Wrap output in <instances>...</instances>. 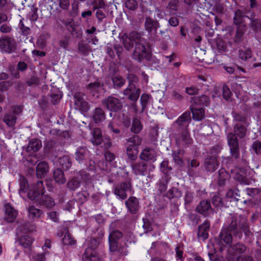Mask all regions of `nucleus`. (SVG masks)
I'll return each instance as SVG.
<instances>
[{"instance_id": "nucleus-1", "label": "nucleus", "mask_w": 261, "mask_h": 261, "mask_svg": "<svg viewBox=\"0 0 261 261\" xmlns=\"http://www.w3.org/2000/svg\"><path fill=\"white\" fill-rule=\"evenodd\" d=\"M243 232L247 236L250 232L249 227L246 222L238 224L236 219L232 220L230 224L221 231L217 245L219 250L222 252L229 248L232 242V235L239 239L242 237Z\"/></svg>"}, {"instance_id": "nucleus-2", "label": "nucleus", "mask_w": 261, "mask_h": 261, "mask_svg": "<svg viewBox=\"0 0 261 261\" xmlns=\"http://www.w3.org/2000/svg\"><path fill=\"white\" fill-rule=\"evenodd\" d=\"M123 45L126 50L129 51L135 44L132 56L134 59L141 62L146 58L148 54L145 45V41L137 31H132L128 35L124 34L122 37Z\"/></svg>"}, {"instance_id": "nucleus-3", "label": "nucleus", "mask_w": 261, "mask_h": 261, "mask_svg": "<svg viewBox=\"0 0 261 261\" xmlns=\"http://www.w3.org/2000/svg\"><path fill=\"white\" fill-rule=\"evenodd\" d=\"M122 233L118 230L112 231L109 236V249L111 252L126 255L124 252L125 249L124 246L121 243L122 238Z\"/></svg>"}, {"instance_id": "nucleus-4", "label": "nucleus", "mask_w": 261, "mask_h": 261, "mask_svg": "<svg viewBox=\"0 0 261 261\" xmlns=\"http://www.w3.org/2000/svg\"><path fill=\"white\" fill-rule=\"evenodd\" d=\"M142 139L138 135H135L127 140L128 146L126 149V153L128 158L135 161L139 152V146L142 143Z\"/></svg>"}, {"instance_id": "nucleus-5", "label": "nucleus", "mask_w": 261, "mask_h": 261, "mask_svg": "<svg viewBox=\"0 0 261 261\" xmlns=\"http://www.w3.org/2000/svg\"><path fill=\"white\" fill-rule=\"evenodd\" d=\"M17 45L14 38L9 36H4L0 38L1 53L10 54L15 53Z\"/></svg>"}, {"instance_id": "nucleus-6", "label": "nucleus", "mask_w": 261, "mask_h": 261, "mask_svg": "<svg viewBox=\"0 0 261 261\" xmlns=\"http://www.w3.org/2000/svg\"><path fill=\"white\" fill-rule=\"evenodd\" d=\"M133 189L130 178L117 184L114 189V194L121 200H125L127 197V192Z\"/></svg>"}, {"instance_id": "nucleus-7", "label": "nucleus", "mask_w": 261, "mask_h": 261, "mask_svg": "<svg viewBox=\"0 0 261 261\" xmlns=\"http://www.w3.org/2000/svg\"><path fill=\"white\" fill-rule=\"evenodd\" d=\"M45 192L43 181L39 180L30 187L26 194L29 199L37 203L41 195L44 194Z\"/></svg>"}, {"instance_id": "nucleus-8", "label": "nucleus", "mask_w": 261, "mask_h": 261, "mask_svg": "<svg viewBox=\"0 0 261 261\" xmlns=\"http://www.w3.org/2000/svg\"><path fill=\"white\" fill-rule=\"evenodd\" d=\"M175 140L176 144L178 146H182L187 147L193 143L189 129L178 130V133L175 135Z\"/></svg>"}, {"instance_id": "nucleus-9", "label": "nucleus", "mask_w": 261, "mask_h": 261, "mask_svg": "<svg viewBox=\"0 0 261 261\" xmlns=\"http://www.w3.org/2000/svg\"><path fill=\"white\" fill-rule=\"evenodd\" d=\"M227 139L231 156L234 159H238L240 157V152L237 137L233 133H230L227 135Z\"/></svg>"}, {"instance_id": "nucleus-10", "label": "nucleus", "mask_w": 261, "mask_h": 261, "mask_svg": "<svg viewBox=\"0 0 261 261\" xmlns=\"http://www.w3.org/2000/svg\"><path fill=\"white\" fill-rule=\"evenodd\" d=\"M103 104L107 109L111 112V116H112V113L118 112L120 111L122 108V103L121 100L118 98L113 96H109L107 97L103 101Z\"/></svg>"}, {"instance_id": "nucleus-11", "label": "nucleus", "mask_w": 261, "mask_h": 261, "mask_svg": "<svg viewBox=\"0 0 261 261\" xmlns=\"http://www.w3.org/2000/svg\"><path fill=\"white\" fill-rule=\"evenodd\" d=\"M140 92V89L137 88L135 84L130 80L127 87L123 91L124 95L134 102H136L138 100Z\"/></svg>"}, {"instance_id": "nucleus-12", "label": "nucleus", "mask_w": 261, "mask_h": 261, "mask_svg": "<svg viewBox=\"0 0 261 261\" xmlns=\"http://www.w3.org/2000/svg\"><path fill=\"white\" fill-rule=\"evenodd\" d=\"M83 261H102L101 255L95 248H87L82 255Z\"/></svg>"}, {"instance_id": "nucleus-13", "label": "nucleus", "mask_w": 261, "mask_h": 261, "mask_svg": "<svg viewBox=\"0 0 261 261\" xmlns=\"http://www.w3.org/2000/svg\"><path fill=\"white\" fill-rule=\"evenodd\" d=\"M191 121L190 113L187 111L179 116L174 123L179 126L177 130H182L184 129H189V125Z\"/></svg>"}, {"instance_id": "nucleus-14", "label": "nucleus", "mask_w": 261, "mask_h": 261, "mask_svg": "<svg viewBox=\"0 0 261 261\" xmlns=\"http://www.w3.org/2000/svg\"><path fill=\"white\" fill-rule=\"evenodd\" d=\"M196 211L197 213L205 217L208 216L210 214L213 213V209L209 200L201 201L197 205Z\"/></svg>"}, {"instance_id": "nucleus-15", "label": "nucleus", "mask_w": 261, "mask_h": 261, "mask_svg": "<svg viewBox=\"0 0 261 261\" xmlns=\"http://www.w3.org/2000/svg\"><path fill=\"white\" fill-rule=\"evenodd\" d=\"M211 223L208 220H205L198 227L197 237L203 241L206 240L209 236L208 231L210 229Z\"/></svg>"}, {"instance_id": "nucleus-16", "label": "nucleus", "mask_w": 261, "mask_h": 261, "mask_svg": "<svg viewBox=\"0 0 261 261\" xmlns=\"http://www.w3.org/2000/svg\"><path fill=\"white\" fill-rule=\"evenodd\" d=\"M5 220L8 223L13 222L18 215V211L16 210L9 203L5 205Z\"/></svg>"}, {"instance_id": "nucleus-17", "label": "nucleus", "mask_w": 261, "mask_h": 261, "mask_svg": "<svg viewBox=\"0 0 261 261\" xmlns=\"http://www.w3.org/2000/svg\"><path fill=\"white\" fill-rule=\"evenodd\" d=\"M219 162L215 156L208 155L205 159L204 166L207 171L213 172L218 168Z\"/></svg>"}, {"instance_id": "nucleus-18", "label": "nucleus", "mask_w": 261, "mask_h": 261, "mask_svg": "<svg viewBox=\"0 0 261 261\" xmlns=\"http://www.w3.org/2000/svg\"><path fill=\"white\" fill-rule=\"evenodd\" d=\"M125 204L128 211L133 215L136 214L139 208V202L134 196H130L125 201Z\"/></svg>"}, {"instance_id": "nucleus-19", "label": "nucleus", "mask_w": 261, "mask_h": 261, "mask_svg": "<svg viewBox=\"0 0 261 261\" xmlns=\"http://www.w3.org/2000/svg\"><path fill=\"white\" fill-rule=\"evenodd\" d=\"M192 114V118L195 121H201L205 116V111L203 108L197 107L196 105H192L190 107Z\"/></svg>"}, {"instance_id": "nucleus-20", "label": "nucleus", "mask_w": 261, "mask_h": 261, "mask_svg": "<svg viewBox=\"0 0 261 261\" xmlns=\"http://www.w3.org/2000/svg\"><path fill=\"white\" fill-rule=\"evenodd\" d=\"M191 101L193 103L192 105H196L197 107L203 108L209 105L210 99L208 96L202 94L200 96L192 97Z\"/></svg>"}, {"instance_id": "nucleus-21", "label": "nucleus", "mask_w": 261, "mask_h": 261, "mask_svg": "<svg viewBox=\"0 0 261 261\" xmlns=\"http://www.w3.org/2000/svg\"><path fill=\"white\" fill-rule=\"evenodd\" d=\"M133 173L136 175H145L147 171V164L143 162H139L132 165Z\"/></svg>"}, {"instance_id": "nucleus-22", "label": "nucleus", "mask_w": 261, "mask_h": 261, "mask_svg": "<svg viewBox=\"0 0 261 261\" xmlns=\"http://www.w3.org/2000/svg\"><path fill=\"white\" fill-rule=\"evenodd\" d=\"M145 30L149 33L155 34L159 27V23L149 17H147L145 22Z\"/></svg>"}, {"instance_id": "nucleus-23", "label": "nucleus", "mask_w": 261, "mask_h": 261, "mask_svg": "<svg viewBox=\"0 0 261 261\" xmlns=\"http://www.w3.org/2000/svg\"><path fill=\"white\" fill-rule=\"evenodd\" d=\"M38 204L48 209L51 208L55 205L54 200L49 196L43 194L37 202Z\"/></svg>"}, {"instance_id": "nucleus-24", "label": "nucleus", "mask_w": 261, "mask_h": 261, "mask_svg": "<svg viewBox=\"0 0 261 261\" xmlns=\"http://www.w3.org/2000/svg\"><path fill=\"white\" fill-rule=\"evenodd\" d=\"M246 249V246L244 244L238 243L233 246L231 245L227 250L229 254L234 256L243 253Z\"/></svg>"}, {"instance_id": "nucleus-25", "label": "nucleus", "mask_w": 261, "mask_h": 261, "mask_svg": "<svg viewBox=\"0 0 261 261\" xmlns=\"http://www.w3.org/2000/svg\"><path fill=\"white\" fill-rule=\"evenodd\" d=\"M88 154V150L85 147H80L77 148L75 153V160L80 163H84Z\"/></svg>"}, {"instance_id": "nucleus-26", "label": "nucleus", "mask_w": 261, "mask_h": 261, "mask_svg": "<svg viewBox=\"0 0 261 261\" xmlns=\"http://www.w3.org/2000/svg\"><path fill=\"white\" fill-rule=\"evenodd\" d=\"M169 162L168 160L163 161L160 165V171L165 175V178L171 179L170 175L172 168L169 165Z\"/></svg>"}, {"instance_id": "nucleus-27", "label": "nucleus", "mask_w": 261, "mask_h": 261, "mask_svg": "<svg viewBox=\"0 0 261 261\" xmlns=\"http://www.w3.org/2000/svg\"><path fill=\"white\" fill-rule=\"evenodd\" d=\"M42 147V143L40 140L36 138H33L29 141L27 148L28 152H37Z\"/></svg>"}, {"instance_id": "nucleus-28", "label": "nucleus", "mask_w": 261, "mask_h": 261, "mask_svg": "<svg viewBox=\"0 0 261 261\" xmlns=\"http://www.w3.org/2000/svg\"><path fill=\"white\" fill-rule=\"evenodd\" d=\"M48 170V164L45 162H40L36 167V175L37 177L42 178L45 177Z\"/></svg>"}, {"instance_id": "nucleus-29", "label": "nucleus", "mask_w": 261, "mask_h": 261, "mask_svg": "<svg viewBox=\"0 0 261 261\" xmlns=\"http://www.w3.org/2000/svg\"><path fill=\"white\" fill-rule=\"evenodd\" d=\"M249 15L247 16V18L250 20V27L255 31L261 30V20L255 18V13L253 12L249 13Z\"/></svg>"}, {"instance_id": "nucleus-30", "label": "nucleus", "mask_w": 261, "mask_h": 261, "mask_svg": "<svg viewBox=\"0 0 261 261\" xmlns=\"http://www.w3.org/2000/svg\"><path fill=\"white\" fill-rule=\"evenodd\" d=\"M249 13L251 12H247L246 15H245L244 13L241 10L238 9L236 11L233 17V22L234 24L237 25L241 24L243 25V23L245 21V18L246 17L247 18V16L249 15Z\"/></svg>"}, {"instance_id": "nucleus-31", "label": "nucleus", "mask_w": 261, "mask_h": 261, "mask_svg": "<svg viewBox=\"0 0 261 261\" xmlns=\"http://www.w3.org/2000/svg\"><path fill=\"white\" fill-rule=\"evenodd\" d=\"M33 242V240L32 238L28 235H24L22 236L19 240L20 245L22 246L25 249H28V252H31L32 251L31 247Z\"/></svg>"}, {"instance_id": "nucleus-32", "label": "nucleus", "mask_w": 261, "mask_h": 261, "mask_svg": "<svg viewBox=\"0 0 261 261\" xmlns=\"http://www.w3.org/2000/svg\"><path fill=\"white\" fill-rule=\"evenodd\" d=\"M19 194L22 197L28 192L30 187L27 179L24 176H20L19 178Z\"/></svg>"}, {"instance_id": "nucleus-33", "label": "nucleus", "mask_w": 261, "mask_h": 261, "mask_svg": "<svg viewBox=\"0 0 261 261\" xmlns=\"http://www.w3.org/2000/svg\"><path fill=\"white\" fill-rule=\"evenodd\" d=\"M91 142L93 144L98 145L100 144L103 140L101 129L99 128H95L92 132V138Z\"/></svg>"}, {"instance_id": "nucleus-34", "label": "nucleus", "mask_w": 261, "mask_h": 261, "mask_svg": "<svg viewBox=\"0 0 261 261\" xmlns=\"http://www.w3.org/2000/svg\"><path fill=\"white\" fill-rule=\"evenodd\" d=\"M140 158L145 161L153 160L154 158L153 149L149 148H144L140 154Z\"/></svg>"}, {"instance_id": "nucleus-35", "label": "nucleus", "mask_w": 261, "mask_h": 261, "mask_svg": "<svg viewBox=\"0 0 261 261\" xmlns=\"http://www.w3.org/2000/svg\"><path fill=\"white\" fill-rule=\"evenodd\" d=\"M233 129L234 132L233 134L236 137L238 136L240 138H243L246 135V127L240 123L235 124L233 127Z\"/></svg>"}, {"instance_id": "nucleus-36", "label": "nucleus", "mask_w": 261, "mask_h": 261, "mask_svg": "<svg viewBox=\"0 0 261 261\" xmlns=\"http://www.w3.org/2000/svg\"><path fill=\"white\" fill-rule=\"evenodd\" d=\"M218 174V185L220 187L223 186L225 185L226 181L229 179L230 174L223 168L219 169Z\"/></svg>"}, {"instance_id": "nucleus-37", "label": "nucleus", "mask_w": 261, "mask_h": 261, "mask_svg": "<svg viewBox=\"0 0 261 261\" xmlns=\"http://www.w3.org/2000/svg\"><path fill=\"white\" fill-rule=\"evenodd\" d=\"M17 119V117H16L15 115L8 113L4 116L3 121L8 127H12L15 126Z\"/></svg>"}, {"instance_id": "nucleus-38", "label": "nucleus", "mask_w": 261, "mask_h": 261, "mask_svg": "<svg viewBox=\"0 0 261 261\" xmlns=\"http://www.w3.org/2000/svg\"><path fill=\"white\" fill-rule=\"evenodd\" d=\"M252 52L250 48L243 47L239 50V58L243 61H247L252 57Z\"/></svg>"}, {"instance_id": "nucleus-39", "label": "nucleus", "mask_w": 261, "mask_h": 261, "mask_svg": "<svg viewBox=\"0 0 261 261\" xmlns=\"http://www.w3.org/2000/svg\"><path fill=\"white\" fill-rule=\"evenodd\" d=\"M23 20L24 19L22 18L20 20L19 22L18 26V33L21 35H22L28 38V36L31 34V30L29 27H27L24 25Z\"/></svg>"}, {"instance_id": "nucleus-40", "label": "nucleus", "mask_w": 261, "mask_h": 261, "mask_svg": "<svg viewBox=\"0 0 261 261\" xmlns=\"http://www.w3.org/2000/svg\"><path fill=\"white\" fill-rule=\"evenodd\" d=\"M53 175L55 180L60 184H63L66 181V178L63 170L58 168L54 171Z\"/></svg>"}, {"instance_id": "nucleus-41", "label": "nucleus", "mask_w": 261, "mask_h": 261, "mask_svg": "<svg viewBox=\"0 0 261 261\" xmlns=\"http://www.w3.org/2000/svg\"><path fill=\"white\" fill-rule=\"evenodd\" d=\"M106 115L103 110L100 108H97L94 110L93 114V119L95 123H98L104 120Z\"/></svg>"}, {"instance_id": "nucleus-42", "label": "nucleus", "mask_w": 261, "mask_h": 261, "mask_svg": "<svg viewBox=\"0 0 261 261\" xmlns=\"http://www.w3.org/2000/svg\"><path fill=\"white\" fill-rule=\"evenodd\" d=\"M58 162L60 167L66 170H68L72 165L70 158L68 155H64L59 158Z\"/></svg>"}, {"instance_id": "nucleus-43", "label": "nucleus", "mask_w": 261, "mask_h": 261, "mask_svg": "<svg viewBox=\"0 0 261 261\" xmlns=\"http://www.w3.org/2000/svg\"><path fill=\"white\" fill-rule=\"evenodd\" d=\"M142 128L143 126L140 120L137 118H134L130 128L131 132L135 134H138L142 130Z\"/></svg>"}, {"instance_id": "nucleus-44", "label": "nucleus", "mask_w": 261, "mask_h": 261, "mask_svg": "<svg viewBox=\"0 0 261 261\" xmlns=\"http://www.w3.org/2000/svg\"><path fill=\"white\" fill-rule=\"evenodd\" d=\"M29 216L30 218L34 219L39 218L43 213L42 210L37 208L35 206H30L28 210Z\"/></svg>"}, {"instance_id": "nucleus-45", "label": "nucleus", "mask_w": 261, "mask_h": 261, "mask_svg": "<svg viewBox=\"0 0 261 261\" xmlns=\"http://www.w3.org/2000/svg\"><path fill=\"white\" fill-rule=\"evenodd\" d=\"M64 234L62 239V244L64 245H74L76 244V241L74 239L72 236L69 232L68 230Z\"/></svg>"}, {"instance_id": "nucleus-46", "label": "nucleus", "mask_w": 261, "mask_h": 261, "mask_svg": "<svg viewBox=\"0 0 261 261\" xmlns=\"http://www.w3.org/2000/svg\"><path fill=\"white\" fill-rule=\"evenodd\" d=\"M165 196L169 199L174 198H179L181 196V192L178 189L173 187L168 190Z\"/></svg>"}, {"instance_id": "nucleus-47", "label": "nucleus", "mask_w": 261, "mask_h": 261, "mask_svg": "<svg viewBox=\"0 0 261 261\" xmlns=\"http://www.w3.org/2000/svg\"><path fill=\"white\" fill-rule=\"evenodd\" d=\"M29 257L33 261H45V252L36 253L35 252H28Z\"/></svg>"}, {"instance_id": "nucleus-48", "label": "nucleus", "mask_w": 261, "mask_h": 261, "mask_svg": "<svg viewBox=\"0 0 261 261\" xmlns=\"http://www.w3.org/2000/svg\"><path fill=\"white\" fill-rule=\"evenodd\" d=\"M81 186V180L77 177L69 180L67 184V188L71 191H74Z\"/></svg>"}, {"instance_id": "nucleus-49", "label": "nucleus", "mask_w": 261, "mask_h": 261, "mask_svg": "<svg viewBox=\"0 0 261 261\" xmlns=\"http://www.w3.org/2000/svg\"><path fill=\"white\" fill-rule=\"evenodd\" d=\"M91 5L92 6V11L105 9L107 5L103 0H93L91 2Z\"/></svg>"}, {"instance_id": "nucleus-50", "label": "nucleus", "mask_w": 261, "mask_h": 261, "mask_svg": "<svg viewBox=\"0 0 261 261\" xmlns=\"http://www.w3.org/2000/svg\"><path fill=\"white\" fill-rule=\"evenodd\" d=\"M246 25H242L238 27L236 33L234 36V41L237 43H239L242 39L245 29Z\"/></svg>"}, {"instance_id": "nucleus-51", "label": "nucleus", "mask_w": 261, "mask_h": 261, "mask_svg": "<svg viewBox=\"0 0 261 261\" xmlns=\"http://www.w3.org/2000/svg\"><path fill=\"white\" fill-rule=\"evenodd\" d=\"M150 97V95L146 93H144L141 95L140 98V103L142 107L141 113L144 112L146 109Z\"/></svg>"}, {"instance_id": "nucleus-52", "label": "nucleus", "mask_w": 261, "mask_h": 261, "mask_svg": "<svg viewBox=\"0 0 261 261\" xmlns=\"http://www.w3.org/2000/svg\"><path fill=\"white\" fill-rule=\"evenodd\" d=\"M208 255L211 261H222V252H218L215 249L214 252H208Z\"/></svg>"}, {"instance_id": "nucleus-53", "label": "nucleus", "mask_w": 261, "mask_h": 261, "mask_svg": "<svg viewBox=\"0 0 261 261\" xmlns=\"http://www.w3.org/2000/svg\"><path fill=\"white\" fill-rule=\"evenodd\" d=\"M82 178L85 183L86 187L93 186L94 179L93 177L90 175V174L86 172H84L82 174Z\"/></svg>"}, {"instance_id": "nucleus-54", "label": "nucleus", "mask_w": 261, "mask_h": 261, "mask_svg": "<svg viewBox=\"0 0 261 261\" xmlns=\"http://www.w3.org/2000/svg\"><path fill=\"white\" fill-rule=\"evenodd\" d=\"M115 88H120L124 85L125 80L120 76H114L112 78Z\"/></svg>"}, {"instance_id": "nucleus-55", "label": "nucleus", "mask_w": 261, "mask_h": 261, "mask_svg": "<svg viewBox=\"0 0 261 261\" xmlns=\"http://www.w3.org/2000/svg\"><path fill=\"white\" fill-rule=\"evenodd\" d=\"M181 152V150L180 149H178L176 151H173L172 153V156L174 163L179 166H182L184 164L182 158L180 156Z\"/></svg>"}, {"instance_id": "nucleus-56", "label": "nucleus", "mask_w": 261, "mask_h": 261, "mask_svg": "<svg viewBox=\"0 0 261 261\" xmlns=\"http://www.w3.org/2000/svg\"><path fill=\"white\" fill-rule=\"evenodd\" d=\"M89 195L90 194L87 190H83L77 194V200L80 202L83 203L87 200Z\"/></svg>"}, {"instance_id": "nucleus-57", "label": "nucleus", "mask_w": 261, "mask_h": 261, "mask_svg": "<svg viewBox=\"0 0 261 261\" xmlns=\"http://www.w3.org/2000/svg\"><path fill=\"white\" fill-rule=\"evenodd\" d=\"M212 202L213 204L217 207L221 208L223 206L224 203L222 199L219 195H215L212 197Z\"/></svg>"}, {"instance_id": "nucleus-58", "label": "nucleus", "mask_w": 261, "mask_h": 261, "mask_svg": "<svg viewBox=\"0 0 261 261\" xmlns=\"http://www.w3.org/2000/svg\"><path fill=\"white\" fill-rule=\"evenodd\" d=\"M50 97L51 103L55 105L59 102L61 98H62V95L60 94V91L59 90H57V92H51L50 94Z\"/></svg>"}, {"instance_id": "nucleus-59", "label": "nucleus", "mask_w": 261, "mask_h": 261, "mask_svg": "<svg viewBox=\"0 0 261 261\" xmlns=\"http://www.w3.org/2000/svg\"><path fill=\"white\" fill-rule=\"evenodd\" d=\"M47 218L56 223H59V213L56 211H51L47 213Z\"/></svg>"}, {"instance_id": "nucleus-60", "label": "nucleus", "mask_w": 261, "mask_h": 261, "mask_svg": "<svg viewBox=\"0 0 261 261\" xmlns=\"http://www.w3.org/2000/svg\"><path fill=\"white\" fill-rule=\"evenodd\" d=\"M222 95L223 98L227 101H228L231 99L232 93L227 86H223Z\"/></svg>"}, {"instance_id": "nucleus-61", "label": "nucleus", "mask_w": 261, "mask_h": 261, "mask_svg": "<svg viewBox=\"0 0 261 261\" xmlns=\"http://www.w3.org/2000/svg\"><path fill=\"white\" fill-rule=\"evenodd\" d=\"M46 39L45 37L43 35H40L37 39L36 45L40 49H43L46 46Z\"/></svg>"}, {"instance_id": "nucleus-62", "label": "nucleus", "mask_w": 261, "mask_h": 261, "mask_svg": "<svg viewBox=\"0 0 261 261\" xmlns=\"http://www.w3.org/2000/svg\"><path fill=\"white\" fill-rule=\"evenodd\" d=\"M71 35L75 38H81L83 36V31L81 28L76 26L71 32Z\"/></svg>"}, {"instance_id": "nucleus-63", "label": "nucleus", "mask_w": 261, "mask_h": 261, "mask_svg": "<svg viewBox=\"0 0 261 261\" xmlns=\"http://www.w3.org/2000/svg\"><path fill=\"white\" fill-rule=\"evenodd\" d=\"M109 129L115 134L117 136H120V130L118 126L114 124L113 122L110 121L108 125Z\"/></svg>"}, {"instance_id": "nucleus-64", "label": "nucleus", "mask_w": 261, "mask_h": 261, "mask_svg": "<svg viewBox=\"0 0 261 261\" xmlns=\"http://www.w3.org/2000/svg\"><path fill=\"white\" fill-rule=\"evenodd\" d=\"M179 0H170L167 6V9L176 11L179 5Z\"/></svg>"}]
</instances>
